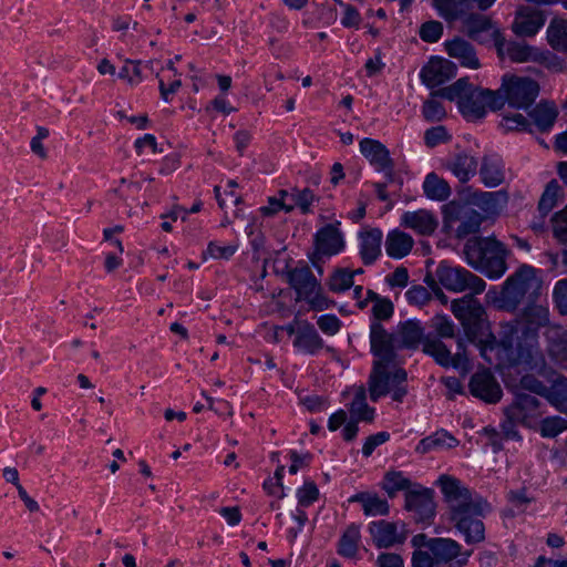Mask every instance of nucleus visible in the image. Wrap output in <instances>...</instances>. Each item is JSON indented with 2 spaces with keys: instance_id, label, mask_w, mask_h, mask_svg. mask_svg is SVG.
Instances as JSON below:
<instances>
[{
  "instance_id": "nucleus-11",
  "label": "nucleus",
  "mask_w": 567,
  "mask_h": 567,
  "mask_svg": "<svg viewBox=\"0 0 567 567\" xmlns=\"http://www.w3.org/2000/svg\"><path fill=\"white\" fill-rule=\"evenodd\" d=\"M405 509L416 522L430 523L435 515L434 492L416 484L405 494Z\"/></svg>"
},
{
  "instance_id": "nucleus-53",
  "label": "nucleus",
  "mask_w": 567,
  "mask_h": 567,
  "mask_svg": "<svg viewBox=\"0 0 567 567\" xmlns=\"http://www.w3.org/2000/svg\"><path fill=\"white\" fill-rule=\"evenodd\" d=\"M298 504L302 507L309 506L319 497V489L313 482H306L297 492Z\"/></svg>"
},
{
  "instance_id": "nucleus-63",
  "label": "nucleus",
  "mask_w": 567,
  "mask_h": 567,
  "mask_svg": "<svg viewBox=\"0 0 567 567\" xmlns=\"http://www.w3.org/2000/svg\"><path fill=\"white\" fill-rule=\"evenodd\" d=\"M549 355L561 367L567 369V340L548 348Z\"/></svg>"
},
{
  "instance_id": "nucleus-26",
  "label": "nucleus",
  "mask_w": 567,
  "mask_h": 567,
  "mask_svg": "<svg viewBox=\"0 0 567 567\" xmlns=\"http://www.w3.org/2000/svg\"><path fill=\"white\" fill-rule=\"evenodd\" d=\"M450 56L460 61L461 65L471 69H478L480 61L474 48L465 40L456 38L445 43Z\"/></svg>"
},
{
  "instance_id": "nucleus-59",
  "label": "nucleus",
  "mask_w": 567,
  "mask_h": 567,
  "mask_svg": "<svg viewBox=\"0 0 567 567\" xmlns=\"http://www.w3.org/2000/svg\"><path fill=\"white\" fill-rule=\"evenodd\" d=\"M432 327L442 338L454 337V323L445 316H435L432 319Z\"/></svg>"
},
{
  "instance_id": "nucleus-41",
  "label": "nucleus",
  "mask_w": 567,
  "mask_h": 567,
  "mask_svg": "<svg viewBox=\"0 0 567 567\" xmlns=\"http://www.w3.org/2000/svg\"><path fill=\"white\" fill-rule=\"evenodd\" d=\"M464 28L472 39L477 40L482 32L492 31L493 24L488 17L480 13H471L464 20Z\"/></svg>"
},
{
  "instance_id": "nucleus-10",
  "label": "nucleus",
  "mask_w": 567,
  "mask_h": 567,
  "mask_svg": "<svg viewBox=\"0 0 567 567\" xmlns=\"http://www.w3.org/2000/svg\"><path fill=\"white\" fill-rule=\"evenodd\" d=\"M501 92L504 102L517 109H527L530 106L539 93V85L536 81L528 78L508 76L503 78Z\"/></svg>"
},
{
  "instance_id": "nucleus-33",
  "label": "nucleus",
  "mask_w": 567,
  "mask_h": 567,
  "mask_svg": "<svg viewBox=\"0 0 567 567\" xmlns=\"http://www.w3.org/2000/svg\"><path fill=\"white\" fill-rule=\"evenodd\" d=\"M547 40L554 50L567 52V21L553 19L547 28Z\"/></svg>"
},
{
  "instance_id": "nucleus-49",
  "label": "nucleus",
  "mask_w": 567,
  "mask_h": 567,
  "mask_svg": "<svg viewBox=\"0 0 567 567\" xmlns=\"http://www.w3.org/2000/svg\"><path fill=\"white\" fill-rule=\"evenodd\" d=\"M554 237L561 244H567V206L556 213L553 218Z\"/></svg>"
},
{
  "instance_id": "nucleus-20",
  "label": "nucleus",
  "mask_w": 567,
  "mask_h": 567,
  "mask_svg": "<svg viewBox=\"0 0 567 567\" xmlns=\"http://www.w3.org/2000/svg\"><path fill=\"white\" fill-rule=\"evenodd\" d=\"M401 225L416 231L419 235L430 236L436 230L439 221L432 212L419 209L405 212L401 217Z\"/></svg>"
},
{
  "instance_id": "nucleus-8",
  "label": "nucleus",
  "mask_w": 567,
  "mask_h": 567,
  "mask_svg": "<svg viewBox=\"0 0 567 567\" xmlns=\"http://www.w3.org/2000/svg\"><path fill=\"white\" fill-rule=\"evenodd\" d=\"M435 277L447 290L453 292L471 291L482 293L485 290V281L462 267H452L445 261L439 264Z\"/></svg>"
},
{
  "instance_id": "nucleus-47",
  "label": "nucleus",
  "mask_w": 567,
  "mask_h": 567,
  "mask_svg": "<svg viewBox=\"0 0 567 567\" xmlns=\"http://www.w3.org/2000/svg\"><path fill=\"white\" fill-rule=\"evenodd\" d=\"M439 95H433L424 101L422 106V114L427 122H441L446 116V111L443 104L436 100Z\"/></svg>"
},
{
  "instance_id": "nucleus-40",
  "label": "nucleus",
  "mask_w": 567,
  "mask_h": 567,
  "mask_svg": "<svg viewBox=\"0 0 567 567\" xmlns=\"http://www.w3.org/2000/svg\"><path fill=\"white\" fill-rule=\"evenodd\" d=\"M172 76H175L174 62L168 61L167 66L163 68L156 74V78L158 79L161 96L165 102L172 100L171 95L175 93L177 87V80H172Z\"/></svg>"
},
{
  "instance_id": "nucleus-31",
  "label": "nucleus",
  "mask_w": 567,
  "mask_h": 567,
  "mask_svg": "<svg viewBox=\"0 0 567 567\" xmlns=\"http://www.w3.org/2000/svg\"><path fill=\"white\" fill-rule=\"evenodd\" d=\"M350 502H359L363 506L364 514L367 516H375V515H388L389 513V504L385 499L380 498L377 495H371L369 493H358L352 496Z\"/></svg>"
},
{
  "instance_id": "nucleus-13",
  "label": "nucleus",
  "mask_w": 567,
  "mask_h": 567,
  "mask_svg": "<svg viewBox=\"0 0 567 567\" xmlns=\"http://www.w3.org/2000/svg\"><path fill=\"white\" fill-rule=\"evenodd\" d=\"M423 351L432 355L435 361L443 367L453 365L460 369L467 368L466 344L462 338L457 340V349L454 354H452L440 340H426L423 346Z\"/></svg>"
},
{
  "instance_id": "nucleus-7",
  "label": "nucleus",
  "mask_w": 567,
  "mask_h": 567,
  "mask_svg": "<svg viewBox=\"0 0 567 567\" xmlns=\"http://www.w3.org/2000/svg\"><path fill=\"white\" fill-rule=\"evenodd\" d=\"M507 254L505 246L493 237L473 238L464 246L467 264L476 270L484 271L492 279L505 274Z\"/></svg>"
},
{
  "instance_id": "nucleus-56",
  "label": "nucleus",
  "mask_w": 567,
  "mask_h": 567,
  "mask_svg": "<svg viewBox=\"0 0 567 567\" xmlns=\"http://www.w3.org/2000/svg\"><path fill=\"white\" fill-rule=\"evenodd\" d=\"M405 297L411 305H415V306H424L432 298L427 288H425L421 285L412 286L405 292Z\"/></svg>"
},
{
  "instance_id": "nucleus-25",
  "label": "nucleus",
  "mask_w": 567,
  "mask_h": 567,
  "mask_svg": "<svg viewBox=\"0 0 567 567\" xmlns=\"http://www.w3.org/2000/svg\"><path fill=\"white\" fill-rule=\"evenodd\" d=\"M478 175L482 184L488 188H495L505 181V172L502 162L489 155L482 157Z\"/></svg>"
},
{
  "instance_id": "nucleus-54",
  "label": "nucleus",
  "mask_w": 567,
  "mask_h": 567,
  "mask_svg": "<svg viewBox=\"0 0 567 567\" xmlns=\"http://www.w3.org/2000/svg\"><path fill=\"white\" fill-rule=\"evenodd\" d=\"M505 131H527L530 122L523 114L505 115L501 122Z\"/></svg>"
},
{
  "instance_id": "nucleus-1",
  "label": "nucleus",
  "mask_w": 567,
  "mask_h": 567,
  "mask_svg": "<svg viewBox=\"0 0 567 567\" xmlns=\"http://www.w3.org/2000/svg\"><path fill=\"white\" fill-rule=\"evenodd\" d=\"M437 485L447 506V517L453 526L463 535L467 544L481 543L485 538L482 518L491 512L489 503L473 496L472 492L456 477L443 474Z\"/></svg>"
},
{
  "instance_id": "nucleus-30",
  "label": "nucleus",
  "mask_w": 567,
  "mask_h": 567,
  "mask_svg": "<svg viewBox=\"0 0 567 567\" xmlns=\"http://www.w3.org/2000/svg\"><path fill=\"white\" fill-rule=\"evenodd\" d=\"M436 564L450 561L460 553V545L451 538H432L426 544Z\"/></svg>"
},
{
  "instance_id": "nucleus-21",
  "label": "nucleus",
  "mask_w": 567,
  "mask_h": 567,
  "mask_svg": "<svg viewBox=\"0 0 567 567\" xmlns=\"http://www.w3.org/2000/svg\"><path fill=\"white\" fill-rule=\"evenodd\" d=\"M508 193L504 189L497 192H474L470 204L482 209L487 215H497L508 203Z\"/></svg>"
},
{
  "instance_id": "nucleus-9",
  "label": "nucleus",
  "mask_w": 567,
  "mask_h": 567,
  "mask_svg": "<svg viewBox=\"0 0 567 567\" xmlns=\"http://www.w3.org/2000/svg\"><path fill=\"white\" fill-rule=\"evenodd\" d=\"M484 217L471 205L450 202L443 206V223L445 228L460 223L456 228V237L464 238L480 230Z\"/></svg>"
},
{
  "instance_id": "nucleus-43",
  "label": "nucleus",
  "mask_w": 567,
  "mask_h": 567,
  "mask_svg": "<svg viewBox=\"0 0 567 567\" xmlns=\"http://www.w3.org/2000/svg\"><path fill=\"white\" fill-rule=\"evenodd\" d=\"M406 379L408 374L404 369L395 368L390 370L389 393L392 392L393 401L402 402L403 398L408 394Z\"/></svg>"
},
{
  "instance_id": "nucleus-55",
  "label": "nucleus",
  "mask_w": 567,
  "mask_h": 567,
  "mask_svg": "<svg viewBox=\"0 0 567 567\" xmlns=\"http://www.w3.org/2000/svg\"><path fill=\"white\" fill-rule=\"evenodd\" d=\"M443 33V25L439 21H427L420 28V37L425 42H436Z\"/></svg>"
},
{
  "instance_id": "nucleus-34",
  "label": "nucleus",
  "mask_w": 567,
  "mask_h": 567,
  "mask_svg": "<svg viewBox=\"0 0 567 567\" xmlns=\"http://www.w3.org/2000/svg\"><path fill=\"white\" fill-rule=\"evenodd\" d=\"M424 332L417 321L409 320L401 323L398 330L400 338V346L404 348L414 349L423 339Z\"/></svg>"
},
{
  "instance_id": "nucleus-22",
  "label": "nucleus",
  "mask_w": 567,
  "mask_h": 567,
  "mask_svg": "<svg viewBox=\"0 0 567 567\" xmlns=\"http://www.w3.org/2000/svg\"><path fill=\"white\" fill-rule=\"evenodd\" d=\"M545 19L540 11L529 7L518 9L513 31L520 37H532L543 27Z\"/></svg>"
},
{
  "instance_id": "nucleus-64",
  "label": "nucleus",
  "mask_w": 567,
  "mask_h": 567,
  "mask_svg": "<svg viewBox=\"0 0 567 567\" xmlns=\"http://www.w3.org/2000/svg\"><path fill=\"white\" fill-rule=\"evenodd\" d=\"M379 567H403V559L399 554L383 553L377 559Z\"/></svg>"
},
{
  "instance_id": "nucleus-19",
  "label": "nucleus",
  "mask_w": 567,
  "mask_h": 567,
  "mask_svg": "<svg viewBox=\"0 0 567 567\" xmlns=\"http://www.w3.org/2000/svg\"><path fill=\"white\" fill-rule=\"evenodd\" d=\"M289 285L297 291L298 300L321 291V285L308 266L297 267L287 272Z\"/></svg>"
},
{
  "instance_id": "nucleus-45",
  "label": "nucleus",
  "mask_w": 567,
  "mask_h": 567,
  "mask_svg": "<svg viewBox=\"0 0 567 567\" xmlns=\"http://www.w3.org/2000/svg\"><path fill=\"white\" fill-rule=\"evenodd\" d=\"M295 344L313 352L322 347V341L312 326L306 324L299 329Z\"/></svg>"
},
{
  "instance_id": "nucleus-39",
  "label": "nucleus",
  "mask_w": 567,
  "mask_h": 567,
  "mask_svg": "<svg viewBox=\"0 0 567 567\" xmlns=\"http://www.w3.org/2000/svg\"><path fill=\"white\" fill-rule=\"evenodd\" d=\"M435 8L447 20H455L470 11L468 0H433Z\"/></svg>"
},
{
  "instance_id": "nucleus-2",
  "label": "nucleus",
  "mask_w": 567,
  "mask_h": 567,
  "mask_svg": "<svg viewBox=\"0 0 567 567\" xmlns=\"http://www.w3.org/2000/svg\"><path fill=\"white\" fill-rule=\"evenodd\" d=\"M549 322L548 307L529 301L515 319L504 327L499 349L511 352L515 349L517 359L532 358L538 347L539 330H545Z\"/></svg>"
},
{
  "instance_id": "nucleus-61",
  "label": "nucleus",
  "mask_w": 567,
  "mask_h": 567,
  "mask_svg": "<svg viewBox=\"0 0 567 567\" xmlns=\"http://www.w3.org/2000/svg\"><path fill=\"white\" fill-rule=\"evenodd\" d=\"M373 316L378 320H386L393 315V303L388 298L378 299L372 308Z\"/></svg>"
},
{
  "instance_id": "nucleus-16",
  "label": "nucleus",
  "mask_w": 567,
  "mask_h": 567,
  "mask_svg": "<svg viewBox=\"0 0 567 567\" xmlns=\"http://www.w3.org/2000/svg\"><path fill=\"white\" fill-rule=\"evenodd\" d=\"M369 532L373 542L379 548H389L398 544H403L406 539V530L404 525L399 526L396 523L388 520H379L370 524Z\"/></svg>"
},
{
  "instance_id": "nucleus-51",
  "label": "nucleus",
  "mask_w": 567,
  "mask_h": 567,
  "mask_svg": "<svg viewBox=\"0 0 567 567\" xmlns=\"http://www.w3.org/2000/svg\"><path fill=\"white\" fill-rule=\"evenodd\" d=\"M35 132V135L31 138L30 142L31 152L41 161H45L48 158V151L42 142L49 137V130L43 126H38Z\"/></svg>"
},
{
  "instance_id": "nucleus-57",
  "label": "nucleus",
  "mask_w": 567,
  "mask_h": 567,
  "mask_svg": "<svg viewBox=\"0 0 567 567\" xmlns=\"http://www.w3.org/2000/svg\"><path fill=\"white\" fill-rule=\"evenodd\" d=\"M544 336L548 342V348L553 344H558L567 341V330L557 323L551 321L544 330Z\"/></svg>"
},
{
  "instance_id": "nucleus-50",
  "label": "nucleus",
  "mask_w": 567,
  "mask_h": 567,
  "mask_svg": "<svg viewBox=\"0 0 567 567\" xmlns=\"http://www.w3.org/2000/svg\"><path fill=\"white\" fill-rule=\"evenodd\" d=\"M290 196L293 199L295 205L299 207L303 214L310 212V206L316 199V196L310 188L299 189L295 187L292 188Z\"/></svg>"
},
{
  "instance_id": "nucleus-27",
  "label": "nucleus",
  "mask_w": 567,
  "mask_h": 567,
  "mask_svg": "<svg viewBox=\"0 0 567 567\" xmlns=\"http://www.w3.org/2000/svg\"><path fill=\"white\" fill-rule=\"evenodd\" d=\"M532 123L540 131L550 130L558 116V110L553 102L540 101L528 112Z\"/></svg>"
},
{
  "instance_id": "nucleus-24",
  "label": "nucleus",
  "mask_w": 567,
  "mask_h": 567,
  "mask_svg": "<svg viewBox=\"0 0 567 567\" xmlns=\"http://www.w3.org/2000/svg\"><path fill=\"white\" fill-rule=\"evenodd\" d=\"M382 231L378 228L363 230L359 234L360 257L364 265L373 264L381 255Z\"/></svg>"
},
{
  "instance_id": "nucleus-44",
  "label": "nucleus",
  "mask_w": 567,
  "mask_h": 567,
  "mask_svg": "<svg viewBox=\"0 0 567 567\" xmlns=\"http://www.w3.org/2000/svg\"><path fill=\"white\" fill-rule=\"evenodd\" d=\"M560 186L553 179L547 185L538 202V212L542 217H546L557 205Z\"/></svg>"
},
{
  "instance_id": "nucleus-48",
  "label": "nucleus",
  "mask_w": 567,
  "mask_h": 567,
  "mask_svg": "<svg viewBox=\"0 0 567 567\" xmlns=\"http://www.w3.org/2000/svg\"><path fill=\"white\" fill-rule=\"evenodd\" d=\"M567 430V420L560 416H548L540 422V434L545 437H555Z\"/></svg>"
},
{
  "instance_id": "nucleus-37",
  "label": "nucleus",
  "mask_w": 567,
  "mask_h": 567,
  "mask_svg": "<svg viewBox=\"0 0 567 567\" xmlns=\"http://www.w3.org/2000/svg\"><path fill=\"white\" fill-rule=\"evenodd\" d=\"M545 399L560 413L567 414V379L557 378L548 388Z\"/></svg>"
},
{
  "instance_id": "nucleus-62",
  "label": "nucleus",
  "mask_w": 567,
  "mask_h": 567,
  "mask_svg": "<svg viewBox=\"0 0 567 567\" xmlns=\"http://www.w3.org/2000/svg\"><path fill=\"white\" fill-rule=\"evenodd\" d=\"M319 328L328 334H334L339 331L340 320L333 315H324L318 318Z\"/></svg>"
},
{
  "instance_id": "nucleus-17",
  "label": "nucleus",
  "mask_w": 567,
  "mask_h": 567,
  "mask_svg": "<svg viewBox=\"0 0 567 567\" xmlns=\"http://www.w3.org/2000/svg\"><path fill=\"white\" fill-rule=\"evenodd\" d=\"M362 155L380 171H385L388 182L393 181V162L385 145L372 138H363L359 143Z\"/></svg>"
},
{
  "instance_id": "nucleus-36",
  "label": "nucleus",
  "mask_w": 567,
  "mask_h": 567,
  "mask_svg": "<svg viewBox=\"0 0 567 567\" xmlns=\"http://www.w3.org/2000/svg\"><path fill=\"white\" fill-rule=\"evenodd\" d=\"M506 53L514 62L542 61L544 54L524 42H511L507 45Z\"/></svg>"
},
{
  "instance_id": "nucleus-18",
  "label": "nucleus",
  "mask_w": 567,
  "mask_h": 567,
  "mask_svg": "<svg viewBox=\"0 0 567 567\" xmlns=\"http://www.w3.org/2000/svg\"><path fill=\"white\" fill-rule=\"evenodd\" d=\"M456 65L450 60L433 56L421 71V80L429 87H435L456 75Z\"/></svg>"
},
{
  "instance_id": "nucleus-23",
  "label": "nucleus",
  "mask_w": 567,
  "mask_h": 567,
  "mask_svg": "<svg viewBox=\"0 0 567 567\" xmlns=\"http://www.w3.org/2000/svg\"><path fill=\"white\" fill-rule=\"evenodd\" d=\"M477 165V159L465 152L455 154L444 164L462 184L467 183L476 174Z\"/></svg>"
},
{
  "instance_id": "nucleus-3",
  "label": "nucleus",
  "mask_w": 567,
  "mask_h": 567,
  "mask_svg": "<svg viewBox=\"0 0 567 567\" xmlns=\"http://www.w3.org/2000/svg\"><path fill=\"white\" fill-rule=\"evenodd\" d=\"M474 295L467 293L453 300L451 310L460 320L466 340L480 349L481 355L488 363H493V353H498L501 342L489 331L486 311Z\"/></svg>"
},
{
  "instance_id": "nucleus-52",
  "label": "nucleus",
  "mask_w": 567,
  "mask_h": 567,
  "mask_svg": "<svg viewBox=\"0 0 567 567\" xmlns=\"http://www.w3.org/2000/svg\"><path fill=\"white\" fill-rule=\"evenodd\" d=\"M547 390L548 386H546L542 381H539L534 375H524L520 379L519 386L517 389V391H523L526 393L532 392L543 398L546 396Z\"/></svg>"
},
{
  "instance_id": "nucleus-32",
  "label": "nucleus",
  "mask_w": 567,
  "mask_h": 567,
  "mask_svg": "<svg viewBox=\"0 0 567 567\" xmlns=\"http://www.w3.org/2000/svg\"><path fill=\"white\" fill-rule=\"evenodd\" d=\"M423 189L425 195L434 200L443 202L451 195V187L446 181L439 177L435 173L426 175Z\"/></svg>"
},
{
  "instance_id": "nucleus-58",
  "label": "nucleus",
  "mask_w": 567,
  "mask_h": 567,
  "mask_svg": "<svg viewBox=\"0 0 567 567\" xmlns=\"http://www.w3.org/2000/svg\"><path fill=\"white\" fill-rule=\"evenodd\" d=\"M553 297L558 311L561 315H567V279L557 281Z\"/></svg>"
},
{
  "instance_id": "nucleus-60",
  "label": "nucleus",
  "mask_w": 567,
  "mask_h": 567,
  "mask_svg": "<svg viewBox=\"0 0 567 567\" xmlns=\"http://www.w3.org/2000/svg\"><path fill=\"white\" fill-rule=\"evenodd\" d=\"M447 140L449 135L444 126H435L429 128L424 134L425 144L430 147L436 146L437 144Z\"/></svg>"
},
{
  "instance_id": "nucleus-4",
  "label": "nucleus",
  "mask_w": 567,
  "mask_h": 567,
  "mask_svg": "<svg viewBox=\"0 0 567 567\" xmlns=\"http://www.w3.org/2000/svg\"><path fill=\"white\" fill-rule=\"evenodd\" d=\"M433 95L449 101L457 100L460 112L471 121L484 117L487 109L495 111L504 105L499 91L474 86L467 78H461L453 84L434 91Z\"/></svg>"
},
{
  "instance_id": "nucleus-12",
  "label": "nucleus",
  "mask_w": 567,
  "mask_h": 567,
  "mask_svg": "<svg viewBox=\"0 0 567 567\" xmlns=\"http://www.w3.org/2000/svg\"><path fill=\"white\" fill-rule=\"evenodd\" d=\"M540 402L537 398L523 391L515 392L514 401L504 410V414L519 424L532 426L534 421L542 415Z\"/></svg>"
},
{
  "instance_id": "nucleus-38",
  "label": "nucleus",
  "mask_w": 567,
  "mask_h": 567,
  "mask_svg": "<svg viewBox=\"0 0 567 567\" xmlns=\"http://www.w3.org/2000/svg\"><path fill=\"white\" fill-rule=\"evenodd\" d=\"M360 528L358 525L351 524L339 542L338 553L347 558H354L359 549Z\"/></svg>"
},
{
  "instance_id": "nucleus-14",
  "label": "nucleus",
  "mask_w": 567,
  "mask_h": 567,
  "mask_svg": "<svg viewBox=\"0 0 567 567\" xmlns=\"http://www.w3.org/2000/svg\"><path fill=\"white\" fill-rule=\"evenodd\" d=\"M316 249L310 256L312 264L322 259L323 256H332L340 252L344 247V241L340 230L329 224L322 227L316 235L315 239Z\"/></svg>"
},
{
  "instance_id": "nucleus-42",
  "label": "nucleus",
  "mask_w": 567,
  "mask_h": 567,
  "mask_svg": "<svg viewBox=\"0 0 567 567\" xmlns=\"http://www.w3.org/2000/svg\"><path fill=\"white\" fill-rule=\"evenodd\" d=\"M365 399V389L363 386L358 388L350 406V412L351 415L357 416L358 420L371 422L373 420L374 409L367 404Z\"/></svg>"
},
{
  "instance_id": "nucleus-5",
  "label": "nucleus",
  "mask_w": 567,
  "mask_h": 567,
  "mask_svg": "<svg viewBox=\"0 0 567 567\" xmlns=\"http://www.w3.org/2000/svg\"><path fill=\"white\" fill-rule=\"evenodd\" d=\"M371 351L377 358L369 377V394L373 402L389 393L390 370L398 367L394 337L380 322H373L370 331Z\"/></svg>"
},
{
  "instance_id": "nucleus-46",
  "label": "nucleus",
  "mask_w": 567,
  "mask_h": 567,
  "mask_svg": "<svg viewBox=\"0 0 567 567\" xmlns=\"http://www.w3.org/2000/svg\"><path fill=\"white\" fill-rule=\"evenodd\" d=\"M329 289L333 292H343L353 286V272L348 268H338L328 281Z\"/></svg>"
},
{
  "instance_id": "nucleus-15",
  "label": "nucleus",
  "mask_w": 567,
  "mask_h": 567,
  "mask_svg": "<svg viewBox=\"0 0 567 567\" xmlns=\"http://www.w3.org/2000/svg\"><path fill=\"white\" fill-rule=\"evenodd\" d=\"M470 391L486 403H496L502 398V388L488 370L474 373L470 381Z\"/></svg>"
},
{
  "instance_id": "nucleus-6",
  "label": "nucleus",
  "mask_w": 567,
  "mask_h": 567,
  "mask_svg": "<svg viewBox=\"0 0 567 567\" xmlns=\"http://www.w3.org/2000/svg\"><path fill=\"white\" fill-rule=\"evenodd\" d=\"M542 286L543 280L537 276V270L529 265H522L505 280L494 305L499 310L514 312L526 297L534 301L539 296Z\"/></svg>"
},
{
  "instance_id": "nucleus-29",
  "label": "nucleus",
  "mask_w": 567,
  "mask_h": 567,
  "mask_svg": "<svg viewBox=\"0 0 567 567\" xmlns=\"http://www.w3.org/2000/svg\"><path fill=\"white\" fill-rule=\"evenodd\" d=\"M413 245V238L398 229L390 231L385 239L386 254L392 258L405 257L412 250Z\"/></svg>"
},
{
  "instance_id": "nucleus-35",
  "label": "nucleus",
  "mask_w": 567,
  "mask_h": 567,
  "mask_svg": "<svg viewBox=\"0 0 567 567\" xmlns=\"http://www.w3.org/2000/svg\"><path fill=\"white\" fill-rule=\"evenodd\" d=\"M416 484L412 483L401 472L390 471L384 475L382 488L390 498L395 497L396 493L411 491Z\"/></svg>"
},
{
  "instance_id": "nucleus-28",
  "label": "nucleus",
  "mask_w": 567,
  "mask_h": 567,
  "mask_svg": "<svg viewBox=\"0 0 567 567\" xmlns=\"http://www.w3.org/2000/svg\"><path fill=\"white\" fill-rule=\"evenodd\" d=\"M460 444V441L445 430L436 431L434 434L420 441L415 451L420 454H426L433 450H452Z\"/></svg>"
}]
</instances>
